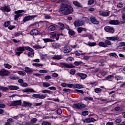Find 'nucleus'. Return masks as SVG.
I'll use <instances>...</instances> for the list:
<instances>
[{"mask_svg": "<svg viewBox=\"0 0 125 125\" xmlns=\"http://www.w3.org/2000/svg\"><path fill=\"white\" fill-rule=\"evenodd\" d=\"M73 7L68 4L62 5L59 10V12L61 14L63 15H68V14H71L73 12Z\"/></svg>", "mask_w": 125, "mask_h": 125, "instance_id": "nucleus-1", "label": "nucleus"}, {"mask_svg": "<svg viewBox=\"0 0 125 125\" xmlns=\"http://www.w3.org/2000/svg\"><path fill=\"white\" fill-rule=\"evenodd\" d=\"M105 39L106 40H105L104 42L105 43L106 47L107 46H108V45H112V42H111V41H118L120 40V38H119V37H117V36L107 37H105Z\"/></svg>", "mask_w": 125, "mask_h": 125, "instance_id": "nucleus-2", "label": "nucleus"}, {"mask_svg": "<svg viewBox=\"0 0 125 125\" xmlns=\"http://www.w3.org/2000/svg\"><path fill=\"white\" fill-rule=\"evenodd\" d=\"M105 32L109 33V34H114L115 33V29L113 27L109 26H105L104 28Z\"/></svg>", "mask_w": 125, "mask_h": 125, "instance_id": "nucleus-3", "label": "nucleus"}, {"mask_svg": "<svg viewBox=\"0 0 125 125\" xmlns=\"http://www.w3.org/2000/svg\"><path fill=\"white\" fill-rule=\"evenodd\" d=\"M61 65L62 67H65V68H68V69H71L72 68H75L76 66L73 63H67L66 62H61Z\"/></svg>", "mask_w": 125, "mask_h": 125, "instance_id": "nucleus-4", "label": "nucleus"}, {"mask_svg": "<svg viewBox=\"0 0 125 125\" xmlns=\"http://www.w3.org/2000/svg\"><path fill=\"white\" fill-rule=\"evenodd\" d=\"M110 11H99V14L103 17H108L110 15Z\"/></svg>", "mask_w": 125, "mask_h": 125, "instance_id": "nucleus-5", "label": "nucleus"}, {"mask_svg": "<svg viewBox=\"0 0 125 125\" xmlns=\"http://www.w3.org/2000/svg\"><path fill=\"white\" fill-rule=\"evenodd\" d=\"M72 107L76 108V109L82 110V109H83V108L85 107V105L83 104H73Z\"/></svg>", "mask_w": 125, "mask_h": 125, "instance_id": "nucleus-6", "label": "nucleus"}, {"mask_svg": "<svg viewBox=\"0 0 125 125\" xmlns=\"http://www.w3.org/2000/svg\"><path fill=\"white\" fill-rule=\"evenodd\" d=\"M16 49L18 51L16 52V55H18V56H20V54L23 53V51H25V48L24 46L18 47Z\"/></svg>", "mask_w": 125, "mask_h": 125, "instance_id": "nucleus-7", "label": "nucleus"}, {"mask_svg": "<svg viewBox=\"0 0 125 125\" xmlns=\"http://www.w3.org/2000/svg\"><path fill=\"white\" fill-rule=\"evenodd\" d=\"M84 24L83 21L79 20H76L73 23L75 27H81V26L83 25Z\"/></svg>", "mask_w": 125, "mask_h": 125, "instance_id": "nucleus-8", "label": "nucleus"}, {"mask_svg": "<svg viewBox=\"0 0 125 125\" xmlns=\"http://www.w3.org/2000/svg\"><path fill=\"white\" fill-rule=\"evenodd\" d=\"M89 20L92 24H94L95 25L99 24V21L97 20V19H96V17L93 16L90 17Z\"/></svg>", "mask_w": 125, "mask_h": 125, "instance_id": "nucleus-9", "label": "nucleus"}, {"mask_svg": "<svg viewBox=\"0 0 125 125\" xmlns=\"http://www.w3.org/2000/svg\"><path fill=\"white\" fill-rule=\"evenodd\" d=\"M24 12V10H18L14 12V13L16 15H15L14 19L17 21V20H18V18L21 16V13H23Z\"/></svg>", "mask_w": 125, "mask_h": 125, "instance_id": "nucleus-10", "label": "nucleus"}, {"mask_svg": "<svg viewBox=\"0 0 125 125\" xmlns=\"http://www.w3.org/2000/svg\"><path fill=\"white\" fill-rule=\"evenodd\" d=\"M22 105V102L21 100L13 101L10 103V106H21Z\"/></svg>", "mask_w": 125, "mask_h": 125, "instance_id": "nucleus-11", "label": "nucleus"}, {"mask_svg": "<svg viewBox=\"0 0 125 125\" xmlns=\"http://www.w3.org/2000/svg\"><path fill=\"white\" fill-rule=\"evenodd\" d=\"M0 9L1 11H3V12H10L11 11L10 7L6 5H4L3 6L1 7Z\"/></svg>", "mask_w": 125, "mask_h": 125, "instance_id": "nucleus-12", "label": "nucleus"}, {"mask_svg": "<svg viewBox=\"0 0 125 125\" xmlns=\"http://www.w3.org/2000/svg\"><path fill=\"white\" fill-rule=\"evenodd\" d=\"M36 18V16H27L25 17L23 20V22H26V21H30V20H33V19H35Z\"/></svg>", "mask_w": 125, "mask_h": 125, "instance_id": "nucleus-13", "label": "nucleus"}, {"mask_svg": "<svg viewBox=\"0 0 125 125\" xmlns=\"http://www.w3.org/2000/svg\"><path fill=\"white\" fill-rule=\"evenodd\" d=\"M83 123L88 124L89 123H92L93 122H96V120L93 118L88 117L83 121Z\"/></svg>", "mask_w": 125, "mask_h": 125, "instance_id": "nucleus-14", "label": "nucleus"}, {"mask_svg": "<svg viewBox=\"0 0 125 125\" xmlns=\"http://www.w3.org/2000/svg\"><path fill=\"white\" fill-rule=\"evenodd\" d=\"M71 50L72 49H71V48L69 45L64 46L62 49V51L64 53H69V52H71Z\"/></svg>", "mask_w": 125, "mask_h": 125, "instance_id": "nucleus-15", "label": "nucleus"}, {"mask_svg": "<svg viewBox=\"0 0 125 125\" xmlns=\"http://www.w3.org/2000/svg\"><path fill=\"white\" fill-rule=\"evenodd\" d=\"M9 75V72L5 69H2L0 71V76L1 77H5L6 76H8Z\"/></svg>", "mask_w": 125, "mask_h": 125, "instance_id": "nucleus-16", "label": "nucleus"}, {"mask_svg": "<svg viewBox=\"0 0 125 125\" xmlns=\"http://www.w3.org/2000/svg\"><path fill=\"white\" fill-rule=\"evenodd\" d=\"M78 77H80L82 80H85L87 78V75L83 73H78L76 74Z\"/></svg>", "mask_w": 125, "mask_h": 125, "instance_id": "nucleus-17", "label": "nucleus"}, {"mask_svg": "<svg viewBox=\"0 0 125 125\" xmlns=\"http://www.w3.org/2000/svg\"><path fill=\"white\" fill-rule=\"evenodd\" d=\"M60 36H63V34H54L52 35V36H50L51 39H56V41H58L59 40V37Z\"/></svg>", "mask_w": 125, "mask_h": 125, "instance_id": "nucleus-18", "label": "nucleus"}, {"mask_svg": "<svg viewBox=\"0 0 125 125\" xmlns=\"http://www.w3.org/2000/svg\"><path fill=\"white\" fill-rule=\"evenodd\" d=\"M73 3L75 6H77V7H80V8H83V6L82 3L78 1H73Z\"/></svg>", "mask_w": 125, "mask_h": 125, "instance_id": "nucleus-19", "label": "nucleus"}, {"mask_svg": "<svg viewBox=\"0 0 125 125\" xmlns=\"http://www.w3.org/2000/svg\"><path fill=\"white\" fill-rule=\"evenodd\" d=\"M109 24L110 25H120L121 23L118 20H110L109 21Z\"/></svg>", "mask_w": 125, "mask_h": 125, "instance_id": "nucleus-20", "label": "nucleus"}, {"mask_svg": "<svg viewBox=\"0 0 125 125\" xmlns=\"http://www.w3.org/2000/svg\"><path fill=\"white\" fill-rule=\"evenodd\" d=\"M23 92H26V93H30V92H36L33 88H26L23 90Z\"/></svg>", "mask_w": 125, "mask_h": 125, "instance_id": "nucleus-21", "label": "nucleus"}, {"mask_svg": "<svg viewBox=\"0 0 125 125\" xmlns=\"http://www.w3.org/2000/svg\"><path fill=\"white\" fill-rule=\"evenodd\" d=\"M30 34L31 36H37L39 35V30L37 29H33L30 31Z\"/></svg>", "mask_w": 125, "mask_h": 125, "instance_id": "nucleus-22", "label": "nucleus"}, {"mask_svg": "<svg viewBox=\"0 0 125 125\" xmlns=\"http://www.w3.org/2000/svg\"><path fill=\"white\" fill-rule=\"evenodd\" d=\"M67 29L68 30V34L70 36H75L76 34V32L74 31L73 30H71L69 28V26L67 25Z\"/></svg>", "mask_w": 125, "mask_h": 125, "instance_id": "nucleus-23", "label": "nucleus"}, {"mask_svg": "<svg viewBox=\"0 0 125 125\" xmlns=\"http://www.w3.org/2000/svg\"><path fill=\"white\" fill-rule=\"evenodd\" d=\"M62 58H63V57H62V56L61 55H55L53 57H52V59H55V60H60Z\"/></svg>", "mask_w": 125, "mask_h": 125, "instance_id": "nucleus-24", "label": "nucleus"}, {"mask_svg": "<svg viewBox=\"0 0 125 125\" xmlns=\"http://www.w3.org/2000/svg\"><path fill=\"white\" fill-rule=\"evenodd\" d=\"M32 106V104L29 102L23 101L22 106L23 107H31Z\"/></svg>", "mask_w": 125, "mask_h": 125, "instance_id": "nucleus-25", "label": "nucleus"}, {"mask_svg": "<svg viewBox=\"0 0 125 125\" xmlns=\"http://www.w3.org/2000/svg\"><path fill=\"white\" fill-rule=\"evenodd\" d=\"M8 87L10 90H18L19 89V87L15 85H10Z\"/></svg>", "mask_w": 125, "mask_h": 125, "instance_id": "nucleus-26", "label": "nucleus"}, {"mask_svg": "<svg viewBox=\"0 0 125 125\" xmlns=\"http://www.w3.org/2000/svg\"><path fill=\"white\" fill-rule=\"evenodd\" d=\"M58 26L59 27L60 30H62V31H63V30L65 29V25L62 22H59L58 23Z\"/></svg>", "mask_w": 125, "mask_h": 125, "instance_id": "nucleus-27", "label": "nucleus"}, {"mask_svg": "<svg viewBox=\"0 0 125 125\" xmlns=\"http://www.w3.org/2000/svg\"><path fill=\"white\" fill-rule=\"evenodd\" d=\"M25 71L26 73H27V74H32L33 73V70H32V69L28 67H25Z\"/></svg>", "mask_w": 125, "mask_h": 125, "instance_id": "nucleus-28", "label": "nucleus"}, {"mask_svg": "<svg viewBox=\"0 0 125 125\" xmlns=\"http://www.w3.org/2000/svg\"><path fill=\"white\" fill-rule=\"evenodd\" d=\"M77 31L78 33H81L82 32H83V31H86V29L83 27H78L77 28Z\"/></svg>", "mask_w": 125, "mask_h": 125, "instance_id": "nucleus-29", "label": "nucleus"}, {"mask_svg": "<svg viewBox=\"0 0 125 125\" xmlns=\"http://www.w3.org/2000/svg\"><path fill=\"white\" fill-rule=\"evenodd\" d=\"M43 41L45 43H46V42H54V40H53L52 39H50L49 38L43 39Z\"/></svg>", "mask_w": 125, "mask_h": 125, "instance_id": "nucleus-30", "label": "nucleus"}, {"mask_svg": "<svg viewBox=\"0 0 125 125\" xmlns=\"http://www.w3.org/2000/svg\"><path fill=\"white\" fill-rule=\"evenodd\" d=\"M74 88H83V85L80 84H74Z\"/></svg>", "mask_w": 125, "mask_h": 125, "instance_id": "nucleus-31", "label": "nucleus"}, {"mask_svg": "<svg viewBox=\"0 0 125 125\" xmlns=\"http://www.w3.org/2000/svg\"><path fill=\"white\" fill-rule=\"evenodd\" d=\"M98 45L99 46H101L102 47H107L106 45L104 42H100L98 44Z\"/></svg>", "mask_w": 125, "mask_h": 125, "instance_id": "nucleus-32", "label": "nucleus"}, {"mask_svg": "<svg viewBox=\"0 0 125 125\" xmlns=\"http://www.w3.org/2000/svg\"><path fill=\"white\" fill-rule=\"evenodd\" d=\"M124 79V77L121 75H116L115 76V80L117 81H122Z\"/></svg>", "mask_w": 125, "mask_h": 125, "instance_id": "nucleus-33", "label": "nucleus"}, {"mask_svg": "<svg viewBox=\"0 0 125 125\" xmlns=\"http://www.w3.org/2000/svg\"><path fill=\"white\" fill-rule=\"evenodd\" d=\"M42 86L43 87H49V86H50V83L47 82H43L42 83Z\"/></svg>", "mask_w": 125, "mask_h": 125, "instance_id": "nucleus-34", "label": "nucleus"}, {"mask_svg": "<svg viewBox=\"0 0 125 125\" xmlns=\"http://www.w3.org/2000/svg\"><path fill=\"white\" fill-rule=\"evenodd\" d=\"M34 50H32L31 51H30V52H28V56L29 57H34Z\"/></svg>", "mask_w": 125, "mask_h": 125, "instance_id": "nucleus-35", "label": "nucleus"}, {"mask_svg": "<svg viewBox=\"0 0 125 125\" xmlns=\"http://www.w3.org/2000/svg\"><path fill=\"white\" fill-rule=\"evenodd\" d=\"M94 91L96 93H101L102 92V89H101L100 88H96Z\"/></svg>", "mask_w": 125, "mask_h": 125, "instance_id": "nucleus-36", "label": "nucleus"}, {"mask_svg": "<svg viewBox=\"0 0 125 125\" xmlns=\"http://www.w3.org/2000/svg\"><path fill=\"white\" fill-rule=\"evenodd\" d=\"M37 122H38V119L36 118H32L30 121L31 124H36Z\"/></svg>", "mask_w": 125, "mask_h": 125, "instance_id": "nucleus-37", "label": "nucleus"}, {"mask_svg": "<svg viewBox=\"0 0 125 125\" xmlns=\"http://www.w3.org/2000/svg\"><path fill=\"white\" fill-rule=\"evenodd\" d=\"M33 66H35V67H42L43 64L38 63H32Z\"/></svg>", "mask_w": 125, "mask_h": 125, "instance_id": "nucleus-38", "label": "nucleus"}, {"mask_svg": "<svg viewBox=\"0 0 125 125\" xmlns=\"http://www.w3.org/2000/svg\"><path fill=\"white\" fill-rule=\"evenodd\" d=\"M55 29H56V28L54 25H50L48 27V29L49 31H54Z\"/></svg>", "mask_w": 125, "mask_h": 125, "instance_id": "nucleus-39", "label": "nucleus"}, {"mask_svg": "<svg viewBox=\"0 0 125 125\" xmlns=\"http://www.w3.org/2000/svg\"><path fill=\"white\" fill-rule=\"evenodd\" d=\"M83 100L85 101H92L93 98L91 97H85L84 98Z\"/></svg>", "mask_w": 125, "mask_h": 125, "instance_id": "nucleus-40", "label": "nucleus"}, {"mask_svg": "<svg viewBox=\"0 0 125 125\" xmlns=\"http://www.w3.org/2000/svg\"><path fill=\"white\" fill-rule=\"evenodd\" d=\"M94 2H95V0H88L87 4L88 5H92Z\"/></svg>", "mask_w": 125, "mask_h": 125, "instance_id": "nucleus-41", "label": "nucleus"}, {"mask_svg": "<svg viewBox=\"0 0 125 125\" xmlns=\"http://www.w3.org/2000/svg\"><path fill=\"white\" fill-rule=\"evenodd\" d=\"M87 45H89V46H95V45H96V42H88V43H87Z\"/></svg>", "mask_w": 125, "mask_h": 125, "instance_id": "nucleus-42", "label": "nucleus"}, {"mask_svg": "<svg viewBox=\"0 0 125 125\" xmlns=\"http://www.w3.org/2000/svg\"><path fill=\"white\" fill-rule=\"evenodd\" d=\"M53 47L55 48H59V47H61V45L59 43H56L53 45Z\"/></svg>", "mask_w": 125, "mask_h": 125, "instance_id": "nucleus-43", "label": "nucleus"}, {"mask_svg": "<svg viewBox=\"0 0 125 125\" xmlns=\"http://www.w3.org/2000/svg\"><path fill=\"white\" fill-rule=\"evenodd\" d=\"M109 55L110 56H112V57H115V58H118V55H117V54L116 53H110L109 54Z\"/></svg>", "mask_w": 125, "mask_h": 125, "instance_id": "nucleus-44", "label": "nucleus"}, {"mask_svg": "<svg viewBox=\"0 0 125 125\" xmlns=\"http://www.w3.org/2000/svg\"><path fill=\"white\" fill-rule=\"evenodd\" d=\"M18 74L21 76H25L26 75V72L23 71H18Z\"/></svg>", "mask_w": 125, "mask_h": 125, "instance_id": "nucleus-45", "label": "nucleus"}, {"mask_svg": "<svg viewBox=\"0 0 125 125\" xmlns=\"http://www.w3.org/2000/svg\"><path fill=\"white\" fill-rule=\"evenodd\" d=\"M88 111L87 110H85V111H83L82 112V115L83 116H87V115H88Z\"/></svg>", "mask_w": 125, "mask_h": 125, "instance_id": "nucleus-46", "label": "nucleus"}, {"mask_svg": "<svg viewBox=\"0 0 125 125\" xmlns=\"http://www.w3.org/2000/svg\"><path fill=\"white\" fill-rule=\"evenodd\" d=\"M4 66L5 68H7V69H10L11 68H12V66L8 63H5Z\"/></svg>", "mask_w": 125, "mask_h": 125, "instance_id": "nucleus-47", "label": "nucleus"}, {"mask_svg": "<svg viewBox=\"0 0 125 125\" xmlns=\"http://www.w3.org/2000/svg\"><path fill=\"white\" fill-rule=\"evenodd\" d=\"M82 63H83V62H74V64L75 65V66H80V65H81V64H82Z\"/></svg>", "mask_w": 125, "mask_h": 125, "instance_id": "nucleus-48", "label": "nucleus"}, {"mask_svg": "<svg viewBox=\"0 0 125 125\" xmlns=\"http://www.w3.org/2000/svg\"><path fill=\"white\" fill-rule=\"evenodd\" d=\"M76 69H71L70 71V75H75V74H76Z\"/></svg>", "mask_w": 125, "mask_h": 125, "instance_id": "nucleus-49", "label": "nucleus"}, {"mask_svg": "<svg viewBox=\"0 0 125 125\" xmlns=\"http://www.w3.org/2000/svg\"><path fill=\"white\" fill-rule=\"evenodd\" d=\"M51 93V91L49 90H43L42 91V93H49V94H50Z\"/></svg>", "mask_w": 125, "mask_h": 125, "instance_id": "nucleus-50", "label": "nucleus"}, {"mask_svg": "<svg viewBox=\"0 0 125 125\" xmlns=\"http://www.w3.org/2000/svg\"><path fill=\"white\" fill-rule=\"evenodd\" d=\"M25 49V50H28V51H32V50H33V49L28 46L24 47V50Z\"/></svg>", "mask_w": 125, "mask_h": 125, "instance_id": "nucleus-51", "label": "nucleus"}, {"mask_svg": "<svg viewBox=\"0 0 125 125\" xmlns=\"http://www.w3.org/2000/svg\"><path fill=\"white\" fill-rule=\"evenodd\" d=\"M32 97L40 99V94H34L33 95H32Z\"/></svg>", "mask_w": 125, "mask_h": 125, "instance_id": "nucleus-52", "label": "nucleus"}, {"mask_svg": "<svg viewBox=\"0 0 125 125\" xmlns=\"http://www.w3.org/2000/svg\"><path fill=\"white\" fill-rule=\"evenodd\" d=\"M67 86L68 87H69V88H72V87H73L74 88H75V84H70V83H68L67 84Z\"/></svg>", "mask_w": 125, "mask_h": 125, "instance_id": "nucleus-53", "label": "nucleus"}, {"mask_svg": "<svg viewBox=\"0 0 125 125\" xmlns=\"http://www.w3.org/2000/svg\"><path fill=\"white\" fill-rule=\"evenodd\" d=\"M21 86H22V87H27V86H28V83L23 82L21 84Z\"/></svg>", "mask_w": 125, "mask_h": 125, "instance_id": "nucleus-54", "label": "nucleus"}, {"mask_svg": "<svg viewBox=\"0 0 125 125\" xmlns=\"http://www.w3.org/2000/svg\"><path fill=\"white\" fill-rule=\"evenodd\" d=\"M39 73H41L42 74H47V71L42 69L39 71Z\"/></svg>", "mask_w": 125, "mask_h": 125, "instance_id": "nucleus-55", "label": "nucleus"}, {"mask_svg": "<svg viewBox=\"0 0 125 125\" xmlns=\"http://www.w3.org/2000/svg\"><path fill=\"white\" fill-rule=\"evenodd\" d=\"M10 24V21H6L4 24V27H7L8 26H9V25Z\"/></svg>", "mask_w": 125, "mask_h": 125, "instance_id": "nucleus-56", "label": "nucleus"}, {"mask_svg": "<svg viewBox=\"0 0 125 125\" xmlns=\"http://www.w3.org/2000/svg\"><path fill=\"white\" fill-rule=\"evenodd\" d=\"M42 125H51V124H50L49 122L44 121L42 122Z\"/></svg>", "mask_w": 125, "mask_h": 125, "instance_id": "nucleus-57", "label": "nucleus"}, {"mask_svg": "<svg viewBox=\"0 0 125 125\" xmlns=\"http://www.w3.org/2000/svg\"><path fill=\"white\" fill-rule=\"evenodd\" d=\"M57 114H58V115H61V114H62V109L60 108H58L57 110Z\"/></svg>", "mask_w": 125, "mask_h": 125, "instance_id": "nucleus-58", "label": "nucleus"}, {"mask_svg": "<svg viewBox=\"0 0 125 125\" xmlns=\"http://www.w3.org/2000/svg\"><path fill=\"white\" fill-rule=\"evenodd\" d=\"M75 91L78 93H81L82 94H83V91L82 90L76 89Z\"/></svg>", "mask_w": 125, "mask_h": 125, "instance_id": "nucleus-59", "label": "nucleus"}, {"mask_svg": "<svg viewBox=\"0 0 125 125\" xmlns=\"http://www.w3.org/2000/svg\"><path fill=\"white\" fill-rule=\"evenodd\" d=\"M46 97V95L45 94H42L40 95V99H44Z\"/></svg>", "mask_w": 125, "mask_h": 125, "instance_id": "nucleus-60", "label": "nucleus"}, {"mask_svg": "<svg viewBox=\"0 0 125 125\" xmlns=\"http://www.w3.org/2000/svg\"><path fill=\"white\" fill-rule=\"evenodd\" d=\"M45 80H50L51 79V76L46 75L44 77Z\"/></svg>", "mask_w": 125, "mask_h": 125, "instance_id": "nucleus-61", "label": "nucleus"}, {"mask_svg": "<svg viewBox=\"0 0 125 125\" xmlns=\"http://www.w3.org/2000/svg\"><path fill=\"white\" fill-rule=\"evenodd\" d=\"M114 78V75H110L105 77V79H113Z\"/></svg>", "mask_w": 125, "mask_h": 125, "instance_id": "nucleus-62", "label": "nucleus"}, {"mask_svg": "<svg viewBox=\"0 0 125 125\" xmlns=\"http://www.w3.org/2000/svg\"><path fill=\"white\" fill-rule=\"evenodd\" d=\"M100 74H101L102 76H104L106 75V74H107V73L106 72V71H102L100 72Z\"/></svg>", "mask_w": 125, "mask_h": 125, "instance_id": "nucleus-63", "label": "nucleus"}, {"mask_svg": "<svg viewBox=\"0 0 125 125\" xmlns=\"http://www.w3.org/2000/svg\"><path fill=\"white\" fill-rule=\"evenodd\" d=\"M44 17V18H45V19H51V17L48 15H45Z\"/></svg>", "mask_w": 125, "mask_h": 125, "instance_id": "nucleus-64", "label": "nucleus"}]
</instances>
